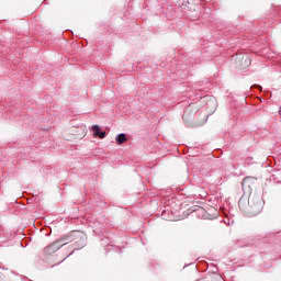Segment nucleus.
<instances>
[{
	"instance_id": "f257e3e1",
	"label": "nucleus",
	"mask_w": 281,
	"mask_h": 281,
	"mask_svg": "<svg viewBox=\"0 0 281 281\" xmlns=\"http://www.w3.org/2000/svg\"><path fill=\"white\" fill-rule=\"evenodd\" d=\"M92 131H93V137H99V139H104L106 137V132L100 131L99 125H92Z\"/></svg>"
},
{
	"instance_id": "f03ea898",
	"label": "nucleus",
	"mask_w": 281,
	"mask_h": 281,
	"mask_svg": "<svg viewBox=\"0 0 281 281\" xmlns=\"http://www.w3.org/2000/svg\"><path fill=\"white\" fill-rule=\"evenodd\" d=\"M115 142H116V144H119V146H122V144H124L125 142H128V138L126 137V134L121 133V134L116 135Z\"/></svg>"
},
{
	"instance_id": "7ed1b4c3",
	"label": "nucleus",
	"mask_w": 281,
	"mask_h": 281,
	"mask_svg": "<svg viewBox=\"0 0 281 281\" xmlns=\"http://www.w3.org/2000/svg\"><path fill=\"white\" fill-rule=\"evenodd\" d=\"M56 251V244H53L46 248L47 254H54Z\"/></svg>"
},
{
	"instance_id": "20e7f679",
	"label": "nucleus",
	"mask_w": 281,
	"mask_h": 281,
	"mask_svg": "<svg viewBox=\"0 0 281 281\" xmlns=\"http://www.w3.org/2000/svg\"><path fill=\"white\" fill-rule=\"evenodd\" d=\"M258 89L262 90V87L258 86Z\"/></svg>"
}]
</instances>
